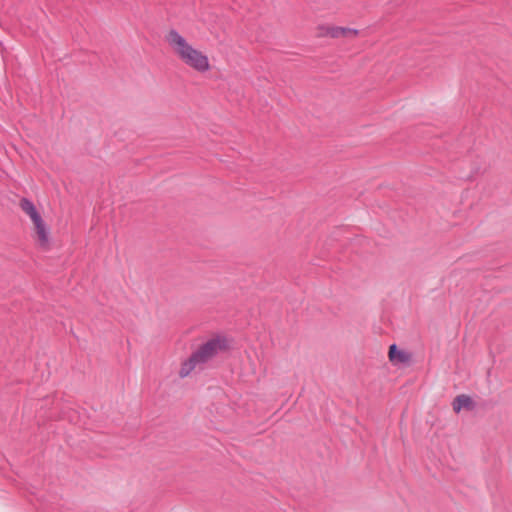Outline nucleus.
<instances>
[{
    "mask_svg": "<svg viewBox=\"0 0 512 512\" xmlns=\"http://www.w3.org/2000/svg\"><path fill=\"white\" fill-rule=\"evenodd\" d=\"M228 349L227 339L216 336L200 345L185 361L181 363L179 377L186 378L196 368L202 370L204 366L219 353Z\"/></svg>",
    "mask_w": 512,
    "mask_h": 512,
    "instance_id": "obj_2",
    "label": "nucleus"
},
{
    "mask_svg": "<svg viewBox=\"0 0 512 512\" xmlns=\"http://www.w3.org/2000/svg\"><path fill=\"white\" fill-rule=\"evenodd\" d=\"M166 41L174 54L188 67L199 73L210 70V63L207 55L195 49L175 29H171L166 35Z\"/></svg>",
    "mask_w": 512,
    "mask_h": 512,
    "instance_id": "obj_1",
    "label": "nucleus"
},
{
    "mask_svg": "<svg viewBox=\"0 0 512 512\" xmlns=\"http://www.w3.org/2000/svg\"><path fill=\"white\" fill-rule=\"evenodd\" d=\"M36 230L37 241L43 248H47L49 245V232L42 217L33 222Z\"/></svg>",
    "mask_w": 512,
    "mask_h": 512,
    "instance_id": "obj_5",
    "label": "nucleus"
},
{
    "mask_svg": "<svg viewBox=\"0 0 512 512\" xmlns=\"http://www.w3.org/2000/svg\"><path fill=\"white\" fill-rule=\"evenodd\" d=\"M20 207L21 209L30 216L32 222L38 220L41 218V215L38 213L35 205L31 200L28 198H22L20 200Z\"/></svg>",
    "mask_w": 512,
    "mask_h": 512,
    "instance_id": "obj_7",
    "label": "nucleus"
},
{
    "mask_svg": "<svg viewBox=\"0 0 512 512\" xmlns=\"http://www.w3.org/2000/svg\"><path fill=\"white\" fill-rule=\"evenodd\" d=\"M359 34V31L350 27H342L335 25H327L322 27V36H330L332 38L338 37H355Z\"/></svg>",
    "mask_w": 512,
    "mask_h": 512,
    "instance_id": "obj_3",
    "label": "nucleus"
},
{
    "mask_svg": "<svg viewBox=\"0 0 512 512\" xmlns=\"http://www.w3.org/2000/svg\"><path fill=\"white\" fill-rule=\"evenodd\" d=\"M474 406L472 398L466 394L458 395L452 403L453 410L456 413H459L462 409L472 410Z\"/></svg>",
    "mask_w": 512,
    "mask_h": 512,
    "instance_id": "obj_6",
    "label": "nucleus"
},
{
    "mask_svg": "<svg viewBox=\"0 0 512 512\" xmlns=\"http://www.w3.org/2000/svg\"><path fill=\"white\" fill-rule=\"evenodd\" d=\"M388 358L393 365L407 364L411 360V355L393 344L389 347Z\"/></svg>",
    "mask_w": 512,
    "mask_h": 512,
    "instance_id": "obj_4",
    "label": "nucleus"
}]
</instances>
